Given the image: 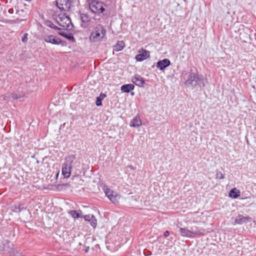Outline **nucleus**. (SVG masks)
I'll return each instance as SVG.
<instances>
[{
  "label": "nucleus",
  "mask_w": 256,
  "mask_h": 256,
  "mask_svg": "<svg viewBox=\"0 0 256 256\" xmlns=\"http://www.w3.org/2000/svg\"><path fill=\"white\" fill-rule=\"evenodd\" d=\"M56 5L60 10L68 12L70 10L72 2L70 0H56Z\"/></svg>",
  "instance_id": "0eeeda50"
},
{
  "label": "nucleus",
  "mask_w": 256,
  "mask_h": 256,
  "mask_svg": "<svg viewBox=\"0 0 256 256\" xmlns=\"http://www.w3.org/2000/svg\"><path fill=\"white\" fill-rule=\"evenodd\" d=\"M240 37L241 40H242L244 42H246L250 38V36L248 34L244 36V34L240 32Z\"/></svg>",
  "instance_id": "b1692460"
},
{
  "label": "nucleus",
  "mask_w": 256,
  "mask_h": 256,
  "mask_svg": "<svg viewBox=\"0 0 256 256\" xmlns=\"http://www.w3.org/2000/svg\"><path fill=\"white\" fill-rule=\"evenodd\" d=\"M250 218L249 217L244 216H238L235 220L234 223L236 224H242L246 223Z\"/></svg>",
  "instance_id": "4468645a"
},
{
  "label": "nucleus",
  "mask_w": 256,
  "mask_h": 256,
  "mask_svg": "<svg viewBox=\"0 0 256 256\" xmlns=\"http://www.w3.org/2000/svg\"><path fill=\"white\" fill-rule=\"evenodd\" d=\"M18 212H20L22 210L26 209V207L24 204H20L18 205Z\"/></svg>",
  "instance_id": "cd10ccee"
},
{
  "label": "nucleus",
  "mask_w": 256,
  "mask_h": 256,
  "mask_svg": "<svg viewBox=\"0 0 256 256\" xmlns=\"http://www.w3.org/2000/svg\"><path fill=\"white\" fill-rule=\"evenodd\" d=\"M79 245H80V246H81V245H82V243L80 242V243H79Z\"/></svg>",
  "instance_id": "72a5a7b5"
},
{
  "label": "nucleus",
  "mask_w": 256,
  "mask_h": 256,
  "mask_svg": "<svg viewBox=\"0 0 256 256\" xmlns=\"http://www.w3.org/2000/svg\"><path fill=\"white\" fill-rule=\"evenodd\" d=\"M170 64V60L168 59L165 58L158 62L156 66L160 70H163Z\"/></svg>",
  "instance_id": "9b49d317"
},
{
  "label": "nucleus",
  "mask_w": 256,
  "mask_h": 256,
  "mask_svg": "<svg viewBox=\"0 0 256 256\" xmlns=\"http://www.w3.org/2000/svg\"><path fill=\"white\" fill-rule=\"evenodd\" d=\"M24 96V94H20V96H18L16 94L8 93L6 95L2 96V97H3V99L4 100L8 102V101L10 100L12 98L13 99L18 100V98H22Z\"/></svg>",
  "instance_id": "f8f14e48"
},
{
  "label": "nucleus",
  "mask_w": 256,
  "mask_h": 256,
  "mask_svg": "<svg viewBox=\"0 0 256 256\" xmlns=\"http://www.w3.org/2000/svg\"><path fill=\"white\" fill-rule=\"evenodd\" d=\"M68 214L73 218H82V211L81 210H70L68 212Z\"/></svg>",
  "instance_id": "a211bd4d"
},
{
  "label": "nucleus",
  "mask_w": 256,
  "mask_h": 256,
  "mask_svg": "<svg viewBox=\"0 0 256 256\" xmlns=\"http://www.w3.org/2000/svg\"><path fill=\"white\" fill-rule=\"evenodd\" d=\"M108 198L112 202L116 203L118 202L119 196H118L116 192H113L112 195H110Z\"/></svg>",
  "instance_id": "4be33fe9"
},
{
  "label": "nucleus",
  "mask_w": 256,
  "mask_h": 256,
  "mask_svg": "<svg viewBox=\"0 0 256 256\" xmlns=\"http://www.w3.org/2000/svg\"><path fill=\"white\" fill-rule=\"evenodd\" d=\"M124 47V43L123 41H118L114 46V50L116 52L122 50Z\"/></svg>",
  "instance_id": "f3484780"
},
{
  "label": "nucleus",
  "mask_w": 256,
  "mask_h": 256,
  "mask_svg": "<svg viewBox=\"0 0 256 256\" xmlns=\"http://www.w3.org/2000/svg\"><path fill=\"white\" fill-rule=\"evenodd\" d=\"M94 216L93 214H87L84 216V219L86 221H89Z\"/></svg>",
  "instance_id": "c756f323"
},
{
  "label": "nucleus",
  "mask_w": 256,
  "mask_h": 256,
  "mask_svg": "<svg viewBox=\"0 0 256 256\" xmlns=\"http://www.w3.org/2000/svg\"><path fill=\"white\" fill-rule=\"evenodd\" d=\"M106 33V31L102 26H98L92 32L90 40L93 42H98L104 36Z\"/></svg>",
  "instance_id": "20e7f679"
},
{
  "label": "nucleus",
  "mask_w": 256,
  "mask_h": 256,
  "mask_svg": "<svg viewBox=\"0 0 256 256\" xmlns=\"http://www.w3.org/2000/svg\"><path fill=\"white\" fill-rule=\"evenodd\" d=\"M216 178L222 180L224 178V175L221 172H217L216 174Z\"/></svg>",
  "instance_id": "a878e982"
},
{
  "label": "nucleus",
  "mask_w": 256,
  "mask_h": 256,
  "mask_svg": "<svg viewBox=\"0 0 256 256\" xmlns=\"http://www.w3.org/2000/svg\"><path fill=\"white\" fill-rule=\"evenodd\" d=\"M80 20L82 22V26L84 27L86 26L88 22L90 20L89 16L86 14H80Z\"/></svg>",
  "instance_id": "dca6fc26"
},
{
  "label": "nucleus",
  "mask_w": 256,
  "mask_h": 256,
  "mask_svg": "<svg viewBox=\"0 0 256 256\" xmlns=\"http://www.w3.org/2000/svg\"><path fill=\"white\" fill-rule=\"evenodd\" d=\"M134 88V84H129L122 85L121 86V90L124 92H129L130 90H133Z\"/></svg>",
  "instance_id": "2eb2a0df"
},
{
  "label": "nucleus",
  "mask_w": 256,
  "mask_h": 256,
  "mask_svg": "<svg viewBox=\"0 0 256 256\" xmlns=\"http://www.w3.org/2000/svg\"><path fill=\"white\" fill-rule=\"evenodd\" d=\"M206 82V79L201 74L198 72H190L187 79L184 82L186 87L192 88H198L204 87Z\"/></svg>",
  "instance_id": "f257e3e1"
},
{
  "label": "nucleus",
  "mask_w": 256,
  "mask_h": 256,
  "mask_svg": "<svg viewBox=\"0 0 256 256\" xmlns=\"http://www.w3.org/2000/svg\"><path fill=\"white\" fill-rule=\"evenodd\" d=\"M170 235V232L168 230H166L164 232V236L165 237H168V236Z\"/></svg>",
  "instance_id": "7c9ffc66"
},
{
  "label": "nucleus",
  "mask_w": 256,
  "mask_h": 256,
  "mask_svg": "<svg viewBox=\"0 0 256 256\" xmlns=\"http://www.w3.org/2000/svg\"><path fill=\"white\" fill-rule=\"evenodd\" d=\"M132 80L136 85L140 87H143L145 83L144 79L139 75L135 76Z\"/></svg>",
  "instance_id": "9d476101"
},
{
  "label": "nucleus",
  "mask_w": 256,
  "mask_h": 256,
  "mask_svg": "<svg viewBox=\"0 0 256 256\" xmlns=\"http://www.w3.org/2000/svg\"><path fill=\"white\" fill-rule=\"evenodd\" d=\"M59 34L64 37L65 38H66V39L72 41V42H74V37L71 34H68L64 32H59Z\"/></svg>",
  "instance_id": "aec40b11"
},
{
  "label": "nucleus",
  "mask_w": 256,
  "mask_h": 256,
  "mask_svg": "<svg viewBox=\"0 0 256 256\" xmlns=\"http://www.w3.org/2000/svg\"><path fill=\"white\" fill-rule=\"evenodd\" d=\"M194 228V230H196V228Z\"/></svg>",
  "instance_id": "f704fd0d"
},
{
  "label": "nucleus",
  "mask_w": 256,
  "mask_h": 256,
  "mask_svg": "<svg viewBox=\"0 0 256 256\" xmlns=\"http://www.w3.org/2000/svg\"><path fill=\"white\" fill-rule=\"evenodd\" d=\"M46 24L48 27L54 28V30H60L59 28L54 25L52 22L50 21H48L46 22Z\"/></svg>",
  "instance_id": "393cba45"
},
{
  "label": "nucleus",
  "mask_w": 256,
  "mask_h": 256,
  "mask_svg": "<svg viewBox=\"0 0 256 256\" xmlns=\"http://www.w3.org/2000/svg\"><path fill=\"white\" fill-rule=\"evenodd\" d=\"M88 2L89 8L92 13L99 15L105 10L102 2L97 0H88Z\"/></svg>",
  "instance_id": "39448f33"
},
{
  "label": "nucleus",
  "mask_w": 256,
  "mask_h": 256,
  "mask_svg": "<svg viewBox=\"0 0 256 256\" xmlns=\"http://www.w3.org/2000/svg\"><path fill=\"white\" fill-rule=\"evenodd\" d=\"M240 192L236 191V188H234L230 190L229 192V196L231 198H236L240 196Z\"/></svg>",
  "instance_id": "412c9836"
},
{
  "label": "nucleus",
  "mask_w": 256,
  "mask_h": 256,
  "mask_svg": "<svg viewBox=\"0 0 256 256\" xmlns=\"http://www.w3.org/2000/svg\"><path fill=\"white\" fill-rule=\"evenodd\" d=\"M142 125V122L139 116H136L131 120L130 126L131 127L138 128Z\"/></svg>",
  "instance_id": "ddd939ff"
},
{
  "label": "nucleus",
  "mask_w": 256,
  "mask_h": 256,
  "mask_svg": "<svg viewBox=\"0 0 256 256\" xmlns=\"http://www.w3.org/2000/svg\"><path fill=\"white\" fill-rule=\"evenodd\" d=\"M106 97V94L103 93H100L99 96L96 98V106H99L102 105V100Z\"/></svg>",
  "instance_id": "6ab92c4d"
},
{
  "label": "nucleus",
  "mask_w": 256,
  "mask_h": 256,
  "mask_svg": "<svg viewBox=\"0 0 256 256\" xmlns=\"http://www.w3.org/2000/svg\"><path fill=\"white\" fill-rule=\"evenodd\" d=\"M90 248L89 246H85L84 248V251L86 252H88Z\"/></svg>",
  "instance_id": "473e14b6"
},
{
  "label": "nucleus",
  "mask_w": 256,
  "mask_h": 256,
  "mask_svg": "<svg viewBox=\"0 0 256 256\" xmlns=\"http://www.w3.org/2000/svg\"><path fill=\"white\" fill-rule=\"evenodd\" d=\"M150 52L148 50L141 48L139 54L136 56V60L138 62L143 61L150 57Z\"/></svg>",
  "instance_id": "6e6552de"
},
{
  "label": "nucleus",
  "mask_w": 256,
  "mask_h": 256,
  "mask_svg": "<svg viewBox=\"0 0 256 256\" xmlns=\"http://www.w3.org/2000/svg\"><path fill=\"white\" fill-rule=\"evenodd\" d=\"M54 19L56 23L64 29L72 30L73 24L70 17L64 13H60L55 16Z\"/></svg>",
  "instance_id": "f03ea898"
},
{
  "label": "nucleus",
  "mask_w": 256,
  "mask_h": 256,
  "mask_svg": "<svg viewBox=\"0 0 256 256\" xmlns=\"http://www.w3.org/2000/svg\"><path fill=\"white\" fill-rule=\"evenodd\" d=\"M176 226L178 228H180L179 232L183 237L191 238L192 237V234L200 235L202 234V232L200 230H194L193 227H192L191 230H189L187 228H180L178 224H176Z\"/></svg>",
  "instance_id": "423d86ee"
},
{
  "label": "nucleus",
  "mask_w": 256,
  "mask_h": 256,
  "mask_svg": "<svg viewBox=\"0 0 256 256\" xmlns=\"http://www.w3.org/2000/svg\"><path fill=\"white\" fill-rule=\"evenodd\" d=\"M44 40L48 43L58 45L62 43V41L60 38L52 35L46 36L44 38Z\"/></svg>",
  "instance_id": "1a4fd4ad"
},
{
  "label": "nucleus",
  "mask_w": 256,
  "mask_h": 256,
  "mask_svg": "<svg viewBox=\"0 0 256 256\" xmlns=\"http://www.w3.org/2000/svg\"><path fill=\"white\" fill-rule=\"evenodd\" d=\"M74 155H70L65 158V162L62 166V174L65 178H68L71 174L72 164L76 160Z\"/></svg>",
  "instance_id": "7ed1b4c3"
},
{
  "label": "nucleus",
  "mask_w": 256,
  "mask_h": 256,
  "mask_svg": "<svg viewBox=\"0 0 256 256\" xmlns=\"http://www.w3.org/2000/svg\"><path fill=\"white\" fill-rule=\"evenodd\" d=\"M14 9H13V8H10V9H9V10H8V12L9 14H13V13H14Z\"/></svg>",
  "instance_id": "2f4dec72"
},
{
  "label": "nucleus",
  "mask_w": 256,
  "mask_h": 256,
  "mask_svg": "<svg viewBox=\"0 0 256 256\" xmlns=\"http://www.w3.org/2000/svg\"><path fill=\"white\" fill-rule=\"evenodd\" d=\"M88 222L94 228H96L97 226V220L96 219L94 216L92 218L88 221Z\"/></svg>",
  "instance_id": "5701e85b"
},
{
  "label": "nucleus",
  "mask_w": 256,
  "mask_h": 256,
  "mask_svg": "<svg viewBox=\"0 0 256 256\" xmlns=\"http://www.w3.org/2000/svg\"><path fill=\"white\" fill-rule=\"evenodd\" d=\"M28 34L27 33L24 34L22 37V40L24 42H26L28 41Z\"/></svg>",
  "instance_id": "c85d7f7f"
},
{
  "label": "nucleus",
  "mask_w": 256,
  "mask_h": 256,
  "mask_svg": "<svg viewBox=\"0 0 256 256\" xmlns=\"http://www.w3.org/2000/svg\"><path fill=\"white\" fill-rule=\"evenodd\" d=\"M114 192L111 190L110 189L108 188H106L105 190H104V192L106 194V195L109 198V196H110V195H112V192Z\"/></svg>",
  "instance_id": "bb28decb"
}]
</instances>
